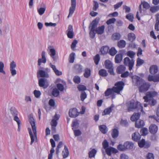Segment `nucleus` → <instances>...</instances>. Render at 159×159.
Returning <instances> with one entry per match:
<instances>
[{
    "label": "nucleus",
    "instance_id": "338daca9",
    "mask_svg": "<svg viewBox=\"0 0 159 159\" xmlns=\"http://www.w3.org/2000/svg\"><path fill=\"white\" fill-rule=\"evenodd\" d=\"M57 89L60 91H63L64 89V87L63 85L60 84H57Z\"/></svg>",
    "mask_w": 159,
    "mask_h": 159
},
{
    "label": "nucleus",
    "instance_id": "473e14b6",
    "mask_svg": "<svg viewBox=\"0 0 159 159\" xmlns=\"http://www.w3.org/2000/svg\"><path fill=\"white\" fill-rule=\"evenodd\" d=\"M99 129L100 131L103 134L106 133L107 131V128L106 126L104 125L99 126Z\"/></svg>",
    "mask_w": 159,
    "mask_h": 159
},
{
    "label": "nucleus",
    "instance_id": "423d86ee",
    "mask_svg": "<svg viewBox=\"0 0 159 159\" xmlns=\"http://www.w3.org/2000/svg\"><path fill=\"white\" fill-rule=\"evenodd\" d=\"M157 95V93L154 91H151L147 93L146 96L143 97L145 101L147 102H150L154 97Z\"/></svg>",
    "mask_w": 159,
    "mask_h": 159
},
{
    "label": "nucleus",
    "instance_id": "052dcab7",
    "mask_svg": "<svg viewBox=\"0 0 159 159\" xmlns=\"http://www.w3.org/2000/svg\"><path fill=\"white\" fill-rule=\"evenodd\" d=\"M146 159H154V156L153 153H148L146 156Z\"/></svg>",
    "mask_w": 159,
    "mask_h": 159
},
{
    "label": "nucleus",
    "instance_id": "603ef678",
    "mask_svg": "<svg viewBox=\"0 0 159 159\" xmlns=\"http://www.w3.org/2000/svg\"><path fill=\"white\" fill-rule=\"evenodd\" d=\"M118 149L120 151H124L126 149L125 146V143L123 145L121 144H120L117 147Z\"/></svg>",
    "mask_w": 159,
    "mask_h": 159
},
{
    "label": "nucleus",
    "instance_id": "680f3d73",
    "mask_svg": "<svg viewBox=\"0 0 159 159\" xmlns=\"http://www.w3.org/2000/svg\"><path fill=\"white\" fill-rule=\"evenodd\" d=\"M72 129L74 131V134L75 136H79L81 134V131L79 129L74 130V128H72Z\"/></svg>",
    "mask_w": 159,
    "mask_h": 159
},
{
    "label": "nucleus",
    "instance_id": "cd10ccee",
    "mask_svg": "<svg viewBox=\"0 0 159 159\" xmlns=\"http://www.w3.org/2000/svg\"><path fill=\"white\" fill-rule=\"evenodd\" d=\"M113 106L111 105L109 107L105 109L102 113V115L104 116L106 115L109 114L112 111Z\"/></svg>",
    "mask_w": 159,
    "mask_h": 159
},
{
    "label": "nucleus",
    "instance_id": "5fc2aeb1",
    "mask_svg": "<svg viewBox=\"0 0 159 159\" xmlns=\"http://www.w3.org/2000/svg\"><path fill=\"white\" fill-rule=\"evenodd\" d=\"M73 81L76 84H79L80 82V77L76 76L73 78Z\"/></svg>",
    "mask_w": 159,
    "mask_h": 159
},
{
    "label": "nucleus",
    "instance_id": "ddd939ff",
    "mask_svg": "<svg viewBox=\"0 0 159 159\" xmlns=\"http://www.w3.org/2000/svg\"><path fill=\"white\" fill-rule=\"evenodd\" d=\"M16 67V63L14 61L10 63V70L12 76H14L16 74V71L15 69Z\"/></svg>",
    "mask_w": 159,
    "mask_h": 159
},
{
    "label": "nucleus",
    "instance_id": "7ed1b4c3",
    "mask_svg": "<svg viewBox=\"0 0 159 159\" xmlns=\"http://www.w3.org/2000/svg\"><path fill=\"white\" fill-rule=\"evenodd\" d=\"M29 122L31 126L33 132V134L30 128H28L31 140L30 144L32 145L34 142H36L37 141V128L36 126L35 120L31 115H30L29 117Z\"/></svg>",
    "mask_w": 159,
    "mask_h": 159
},
{
    "label": "nucleus",
    "instance_id": "2f4dec72",
    "mask_svg": "<svg viewBox=\"0 0 159 159\" xmlns=\"http://www.w3.org/2000/svg\"><path fill=\"white\" fill-rule=\"evenodd\" d=\"M128 40L133 42L135 39L136 37L135 34L133 33H129L128 35Z\"/></svg>",
    "mask_w": 159,
    "mask_h": 159
},
{
    "label": "nucleus",
    "instance_id": "79ce46f5",
    "mask_svg": "<svg viewBox=\"0 0 159 159\" xmlns=\"http://www.w3.org/2000/svg\"><path fill=\"white\" fill-rule=\"evenodd\" d=\"M4 63L2 61H0V73H2L4 75L6 74V72L4 70Z\"/></svg>",
    "mask_w": 159,
    "mask_h": 159
},
{
    "label": "nucleus",
    "instance_id": "a211bd4d",
    "mask_svg": "<svg viewBox=\"0 0 159 159\" xmlns=\"http://www.w3.org/2000/svg\"><path fill=\"white\" fill-rule=\"evenodd\" d=\"M141 138V135L138 132H135L132 135V139L135 141H138Z\"/></svg>",
    "mask_w": 159,
    "mask_h": 159
},
{
    "label": "nucleus",
    "instance_id": "a19ab883",
    "mask_svg": "<svg viewBox=\"0 0 159 159\" xmlns=\"http://www.w3.org/2000/svg\"><path fill=\"white\" fill-rule=\"evenodd\" d=\"M63 145V143L62 142H60L57 147L56 149V154L58 155L59 153L60 152L59 149L61 148Z\"/></svg>",
    "mask_w": 159,
    "mask_h": 159
},
{
    "label": "nucleus",
    "instance_id": "f3484780",
    "mask_svg": "<svg viewBox=\"0 0 159 159\" xmlns=\"http://www.w3.org/2000/svg\"><path fill=\"white\" fill-rule=\"evenodd\" d=\"M139 112L137 113H134L133 114L130 118V119L131 121L135 122L137 121V120H138L139 118L141 112ZM141 112L143 113L144 111H143V112Z\"/></svg>",
    "mask_w": 159,
    "mask_h": 159
},
{
    "label": "nucleus",
    "instance_id": "49530a36",
    "mask_svg": "<svg viewBox=\"0 0 159 159\" xmlns=\"http://www.w3.org/2000/svg\"><path fill=\"white\" fill-rule=\"evenodd\" d=\"M136 62V66H139L144 63V61L143 60L138 58L137 59Z\"/></svg>",
    "mask_w": 159,
    "mask_h": 159
},
{
    "label": "nucleus",
    "instance_id": "c756f323",
    "mask_svg": "<svg viewBox=\"0 0 159 159\" xmlns=\"http://www.w3.org/2000/svg\"><path fill=\"white\" fill-rule=\"evenodd\" d=\"M125 146L126 149H131L133 148L134 144L131 142L127 141L125 143Z\"/></svg>",
    "mask_w": 159,
    "mask_h": 159
},
{
    "label": "nucleus",
    "instance_id": "5701e85b",
    "mask_svg": "<svg viewBox=\"0 0 159 159\" xmlns=\"http://www.w3.org/2000/svg\"><path fill=\"white\" fill-rule=\"evenodd\" d=\"M104 29L105 26L103 25H102L97 28L96 29L95 31L98 34H102L104 33Z\"/></svg>",
    "mask_w": 159,
    "mask_h": 159
},
{
    "label": "nucleus",
    "instance_id": "4c0bfd02",
    "mask_svg": "<svg viewBox=\"0 0 159 159\" xmlns=\"http://www.w3.org/2000/svg\"><path fill=\"white\" fill-rule=\"evenodd\" d=\"M59 91L57 88H55L53 89L52 92V94L53 96L57 97L59 95Z\"/></svg>",
    "mask_w": 159,
    "mask_h": 159
},
{
    "label": "nucleus",
    "instance_id": "ea45409f",
    "mask_svg": "<svg viewBox=\"0 0 159 159\" xmlns=\"http://www.w3.org/2000/svg\"><path fill=\"white\" fill-rule=\"evenodd\" d=\"M109 52L111 55L114 56L116 53L117 51L115 48L112 47L109 50Z\"/></svg>",
    "mask_w": 159,
    "mask_h": 159
},
{
    "label": "nucleus",
    "instance_id": "bf43d9fd",
    "mask_svg": "<svg viewBox=\"0 0 159 159\" xmlns=\"http://www.w3.org/2000/svg\"><path fill=\"white\" fill-rule=\"evenodd\" d=\"M145 144V141L144 139H142L140 141L138 142V145L141 148L143 147Z\"/></svg>",
    "mask_w": 159,
    "mask_h": 159
},
{
    "label": "nucleus",
    "instance_id": "1a4fd4ad",
    "mask_svg": "<svg viewBox=\"0 0 159 159\" xmlns=\"http://www.w3.org/2000/svg\"><path fill=\"white\" fill-rule=\"evenodd\" d=\"M71 6L69 9V13L67 17L68 18L71 16L74 13L76 6V0H71Z\"/></svg>",
    "mask_w": 159,
    "mask_h": 159
},
{
    "label": "nucleus",
    "instance_id": "3c124183",
    "mask_svg": "<svg viewBox=\"0 0 159 159\" xmlns=\"http://www.w3.org/2000/svg\"><path fill=\"white\" fill-rule=\"evenodd\" d=\"M35 97L37 98H39L41 95V93L39 91L35 90L34 92Z\"/></svg>",
    "mask_w": 159,
    "mask_h": 159
},
{
    "label": "nucleus",
    "instance_id": "7c9ffc66",
    "mask_svg": "<svg viewBox=\"0 0 159 159\" xmlns=\"http://www.w3.org/2000/svg\"><path fill=\"white\" fill-rule=\"evenodd\" d=\"M125 70V67L123 65H120L119 66L117 69V72L118 74H121Z\"/></svg>",
    "mask_w": 159,
    "mask_h": 159
},
{
    "label": "nucleus",
    "instance_id": "a18cd8bd",
    "mask_svg": "<svg viewBox=\"0 0 159 159\" xmlns=\"http://www.w3.org/2000/svg\"><path fill=\"white\" fill-rule=\"evenodd\" d=\"M121 37L120 34L118 33L113 34L112 35V38L114 40H119Z\"/></svg>",
    "mask_w": 159,
    "mask_h": 159
},
{
    "label": "nucleus",
    "instance_id": "4468645a",
    "mask_svg": "<svg viewBox=\"0 0 159 159\" xmlns=\"http://www.w3.org/2000/svg\"><path fill=\"white\" fill-rule=\"evenodd\" d=\"M66 34L68 38L71 39L73 38L74 32L73 26L71 25H69L68 29L66 31Z\"/></svg>",
    "mask_w": 159,
    "mask_h": 159
},
{
    "label": "nucleus",
    "instance_id": "9d476101",
    "mask_svg": "<svg viewBox=\"0 0 159 159\" xmlns=\"http://www.w3.org/2000/svg\"><path fill=\"white\" fill-rule=\"evenodd\" d=\"M39 84L40 87H43L44 89L47 88L49 85L47 80L43 78L39 79Z\"/></svg>",
    "mask_w": 159,
    "mask_h": 159
},
{
    "label": "nucleus",
    "instance_id": "aec40b11",
    "mask_svg": "<svg viewBox=\"0 0 159 159\" xmlns=\"http://www.w3.org/2000/svg\"><path fill=\"white\" fill-rule=\"evenodd\" d=\"M62 154L64 158H67L69 156V151L66 145H65L64 146V148L62 151Z\"/></svg>",
    "mask_w": 159,
    "mask_h": 159
},
{
    "label": "nucleus",
    "instance_id": "c03bdc74",
    "mask_svg": "<svg viewBox=\"0 0 159 159\" xmlns=\"http://www.w3.org/2000/svg\"><path fill=\"white\" fill-rule=\"evenodd\" d=\"M93 60L95 64L97 65L98 64L100 60V57L99 55L97 54L93 58Z\"/></svg>",
    "mask_w": 159,
    "mask_h": 159
},
{
    "label": "nucleus",
    "instance_id": "f704fd0d",
    "mask_svg": "<svg viewBox=\"0 0 159 159\" xmlns=\"http://www.w3.org/2000/svg\"><path fill=\"white\" fill-rule=\"evenodd\" d=\"M91 75V70L88 68H86L85 70L84 73V76L86 78H89Z\"/></svg>",
    "mask_w": 159,
    "mask_h": 159
},
{
    "label": "nucleus",
    "instance_id": "8fccbe9b",
    "mask_svg": "<svg viewBox=\"0 0 159 159\" xmlns=\"http://www.w3.org/2000/svg\"><path fill=\"white\" fill-rule=\"evenodd\" d=\"M11 113L13 117L17 116V111L14 108H11L10 109Z\"/></svg>",
    "mask_w": 159,
    "mask_h": 159
},
{
    "label": "nucleus",
    "instance_id": "412c9836",
    "mask_svg": "<svg viewBox=\"0 0 159 159\" xmlns=\"http://www.w3.org/2000/svg\"><path fill=\"white\" fill-rule=\"evenodd\" d=\"M144 121L142 120H137L135 122V127L138 128H140L144 125Z\"/></svg>",
    "mask_w": 159,
    "mask_h": 159
},
{
    "label": "nucleus",
    "instance_id": "13d9d810",
    "mask_svg": "<svg viewBox=\"0 0 159 159\" xmlns=\"http://www.w3.org/2000/svg\"><path fill=\"white\" fill-rule=\"evenodd\" d=\"M87 95L85 92L83 91L82 92L80 98L82 101H84V100L86 98Z\"/></svg>",
    "mask_w": 159,
    "mask_h": 159
},
{
    "label": "nucleus",
    "instance_id": "0e129e2a",
    "mask_svg": "<svg viewBox=\"0 0 159 159\" xmlns=\"http://www.w3.org/2000/svg\"><path fill=\"white\" fill-rule=\"evenodd\" d=\"M116 19L115 18H112L109 19L107 21L106 23L107 25H109L111 24H113L116 21Z\"/></svg>",
    "mask_w": 159,
    "mask_h": 159
},
{
    "label": "nucleus",
    "instance_id": "b1692460",
    "mask_svg": "<svg viewBox=\"0 0 159 159\" xmlns=\"http://www.w3.org/2000/svg\"><path fill=\"white\" fill-rule=\"evenodd\" d=\"M158 68L156 65H152L150 66L149 69L150 72L152 74H154L157 72Z\"/></svg>",
    "mask_w": 159,
    "mask_h": 159
},
{
    "label": "nucleus",
    "instance_id": "0eeeda50",
    "mask_svg": "<svg viewBox=\"0 0 159 159\" xmlns=\"http://www.w3.org/2000/svg\"><path fill=\"white\" fill-rule=\"evenodd\" d=\"M50 71V70L48 68H44V70H39L38 72V76L41 77L48 78L49 77L48 73Z\"/></svg>",
    "mask_w": 159,
    "mask_h": 159
},
{
    "label": "nucleus",
    "instance_id": "e2e57ef3",
    "mask_svg": "<svg viewBox=\"0 0 159 159\" xmlns=\"http://www.w3.org/2000/svg\"><path fill=\"white\" fill-rule=\"evenodd\" d=\"M126 18L129 21H132L134 18L133 15L131 13H129L126 16Z\"/></svg>",
    "mask_w": 159,
    "mask_h": 159
},
{
    "label": "nucleus",
    "instance_id": "2eb2a0df",
    "mask_svg": "<svg viewBox=\"0 0 159 159\" xmlns=\"http://www.w3.org/2000/svg\"><path fill=\"white\" fill-rule=\"evenodd\" d=\"M69 115L71 117L75 118L78 116L79 112L76 108H73L69 110Z\"/></svg>",
    "mask_w": 159,
    "mask_h": 159
},
{
    "label": "nucleus",
    "instance_id": "09e8293b",
    "mask_svg": "<svg viewBox=\"0 0 159 159\" xmlns=\"http://www.w3.org/2000/svg\"><path fill=\"white\" fill-rule=\"evenodd\" d=\"M127 55L130 57L131 58L133 59L135 54V53L133 51H129L127 53Z\"/></svg>",
    "mask_w": 159,
    "mask_h": 159
},
{
    "label": "nucleus",
    "instance_id": "37998d69",
    "mask_svg": "<svg viewBox=\"0 0 159 159\" xmlns=\"http://www.w3.org/2000/svg\"><path fill=\"white\" fill-rule=\"evenodd\" d=\"M150 10L152 13H155L159 10V6L151 7Z\"/></svg>",
    "mask_w": 159,
    "mask_h": 159
},
{
    "label": "nucleus",
    "instance_id": "e433bc0d",
    "mask_svg": "<svg viewBox=\"0 0 159 159\" xmlns=\"http://www.w3.org/2000/svg\"><path fill=\"white\" fill-rule=\"evenodd\" d=\"M126 45L125 41L124 40H120L118 43V46L120 48H124Z\"/></svg>",
    "mask_w": 159,
    "mask_h": 159
},
{
    "label": "nucleus",
    "instance_id": "6e6d98bb",
    "mask_svg": "<svg viewBox=\"0 0 159 159\" xmlns=\"http://www.w3.org/2000/svg\"><path fill=\"white\" fill-rule=\"evenodd\" d=\"M49 105L53 108H55V101L52 99L49 100L48 102Z\"/></svg>",
    "mask_w": 159,
    "mask_h": 159
},
{
    "label": "nucleus",
    "instance_id": "dca6fc26",
    "mask_svg": "<svg viewBox=\"0 0 159 159\" xmlns=\"http://www.w3.org/2000/svg\"><path fill=\"white\" fill-rule=\"evenodd\" d=\"M149 130L151 133L155 134H156L157 131L158 127L155 124H151L149 126Z\"/></svg>",
    "mask_w": 159,
    "mask_h": 159
},
{
    "label": "nucleus",
    "instance_id": "a878e982",
    "mask_svg": "<svg viewBox=\"0 0 159 159\" xmlns=\"http://www.w3.org/2000/svg\"><path fill=\"white\" fill-rule=\"evenodd\" d=\"M122 59V55L121 53L117 54L115 57V61L116 63H120Z\"/></svg>",
    "mask_w": 159,
    "mask_h": 159
},
{
    "label": "nucleus",
    "instance_id": "864d4df0",
    "mask_svg": "<svg viewBox=\"0 0 159 159\" xmlns=\"http://www.w3.org/2000/svg\"><path fill=\"white\" fill-rule=\"evenodd\" d=\"M77 88L80 91H84L86 89V87L83 85H79Z\"/></svg>",
    "mask_w": 159,
    "mask_h": 159
},
{
    "label": "nucleus",
    "instance_id": "c9c22d12",
    "mask_svg": "<svg viewBox=\"0 0 159 159\" xmlns=\"http://www.w3.org/2000/svg\"><path fill=\"white\" fill-rule=\"evenodd\" d=\"M75 54L74 52H72L70 54L69 57V62L70 63H73L74 62Z\"/></svg>",
    "mask_w": 159,
    "mask_h": 159
},
{
    "label": "nucleus",
    "instance_id": "20e7f679",
    "mask_svg": "<svg viewBox=\"0 0 159 159\" xmlns=\"http://www.w3.org/2000/svg\"><path fill=\"white\" fill-rule=\"evenodd\" d=\"M128 111L129 112L133 111V110L137 109L139 111L143 112V107L140 102H135L134 100L128 102L126 104Z\"/></svg>",
    "mask_w": 159,
    "mask_h": 159
},
{
    "label": "nucleus",
    "instance_id": "f257e3e1",
    "mask_svg": "<svg viewBox=\"0 0 159 159\" xmlns=\"http://www.w3.org/2000/svg\"><path fill=\"white\" fill-rule=\"evenodd\" d=\"M125 85V83L122 81L118 82L115 84V86L112 89H107L104 93L105 96L107 97L110 95L112 99L116 98L115 93L119 94L121 91L122 90Z\"/></svg>",
    "mask_w": 159,
    "mask_h": 159
},
{
    "label": "nucleus",
    "instance_id": "bb28decb",
    "mask_svg": "<svg viewBox=\"0 0 159 159\" xmlns=\"http://www.w3.org/2000/svg\"><path fill=\"white\" fill-rule=\"evenodd\" d=\"M98 23V22L96 20H93L90 26H89V28H90L91 26V30L95 31Z\"/></svg>",
    "mask_w": 159,
    "mask_h": 159
},
{
    "label": "nucleus",
    "instance_id": "f03ea898",
    "mask_svg": "<svg viewBox=\"0 0 159 159\" xmlns=\"http://www.w3.org/2000/svg\"><path fill=\"white\" fill-rule=\"evenodd\" d=\"M133 84L138 86L140 92H143L147 91L149 89L150 84L141 78L137 75H134L131 77Z\"/></svg>",
    "mask_w": 159,
    "mask_h": 159
},
{
    "label": "nucleus",
    "instance_id": "4d7b16f0",
    "mask_svg": "<svg viewBox=\"0 0 159 159\" xmlns=\"http://www.w3.org/2000/svg\"><path fill=\"white\" fill-rule=\"evenodd\" d=\"M45 8L44 7H40L38 10V12L40 15H42L45 11Z\"/></svg>",
    "mask_w": 159,
    "mask_h": 159
},
{
    "label": "nucleus",
    "instance_id": "6e6552de",
    "mask_svg": "<svg viewBox=\"0 0 159 159\" xmlns=\"http://www.w3.org/2000/svg\"><path fill=\"white\" fill-rule=\"evenodd\" d=\"M134 63V61L133 59L130 60L128 57H126L124 59V63L125 65L129 67V70H132Z\"/></svg>",
    "mask_w": 159,
    "mask_h": 159
},
{
    "label": "nucleus",
    "instance_id": "de8ad7c7",
    "mask_svg": "<svg viewBox=\"0 0 159 159\" xmlns=\"http://www.w3.org/2000/svg\"><path fill=\"white\" fill-rule=\"evenodd\" d=\"M140 133L142 135L145 136L148 133V129L145 128H144L140 130Z\"/></svg>",
    "mask_w": 159,
    "mask_h": 159
},
{
    "label": "nucleus",
    "instance_id": "393cba45",
    "mask_svg": "<svg viewBox=\"0 0 159 159\" xmlns=\"http://www.w3.org/2000/svg\"><path fill=\"white\" fill-rule=\"evenodd\" d=\"M109 48L107 46H102L100 50L101 53L103 55L107 54L108 52Z\"/></svg>",
    "mask_w": 159,
    "mask_h": 159
},
{
    "label": "nucleus",
    "instance_id": "4be33fe9",
    "mask_svg": "<svg viewBox=\"0 0 159 159\" xmlns=\"http://www.w3.org/2000/svg\"><path fill=\"white\" fill-rule=\"evenodd\" d=\"M49 64L50 67L52 69L54 72L57 75H60L62 74V72L57 70L55 65H53L51 63Z\"/></svg>",
    "mask_w": 159,
    "mask_h": 159
},
{
    "label": "nucleus",
    "instance_id": "6ab92c4d",
    "mask_svg": "<svg viewBox=\"0 0 159 159\" xmlns=\"http://www.w3.org/2000/svg\"><path fill=\"white\" fill-rule=\"evenodd\" d=\"M48 48L49 49V54L51 57H52L54 61H55L56 57L55 55H56V51L53 48H52L51 47H49Z\"/></svg>",
    "mask_w": 159,
    "mask_h": 159
},
{
    "label": "nucleus",
    "instance_id": "774afa93",
    "mask_svg": "<svg viewBox=\"0 0 159 159\" xmlns=\"http://www.w3.org/2000/svg\"><path fill=\"white\" fill-rule=\"evenodd\" d=\"M79 123L77 120H75L73 121L72 123V126L75 128L78 127Z\"/></svg>",
    "mask_w": 159,
    "mask_h": 159
},
{
    "label": "nucleus",
    "instance_id": "c85d7f7f",
    "mask_svg": "<svg viewBox=\"0 0 159 159\" xmlns=\"http://www.w3.org/2000/svg\"><path fill=\"white\" fill-rule=\"evenodd\" d=\"M97 151L94 148H93L89 152V158H94Z\"/></svg>",
    "mask_w": 159,
    "mask_h": 159
},
{
    "label": "nucleus",
    "instance_id": "f8f14e48",
    "mask_svg": "<svg viewBox=\"0 0 159 159\" xmlns=\"http://www.w3.org/2000/svg\"><path fill=\"white\" fill-rule=\"evenodd\" d=\"M41 58H39L38 60V65L40 66L42 63L45 64L46 62L47 59L46 57V52L43 51L41 54Z\"/></svg>",
    "mask_w": 159,
    "mask_h": 159
},
{
    "label": "nucleus",
    "instance_id": "72a5a7b5",
    "mask_svg": "<svg viewBox=\"0 0 159 159\" xmlns=\"http://www.w3.org/2000/svg\"><path fill=\"white\" fill-rule=\"evenodd\" d=\"M98 73L100 75L103 77L107 76L108 75L107 71L104 69H102L99 70Z\"/></svg>",
    "mask_w": 159,
    "mask_h": 159
},
{
    "label": "nucleus",
    "instance_id": "58836bf2",
    "mask_svg": "<svg viewBox=\"0 0 159 159\" xmlns=\"http://www.w3.org/2000/svg\"><path fill=\"white\" fill-rule=\"evenodd\" d=\"M119 134V131L117 129H114L112 132L111 135L113 138H114L117 137Z\"/></svg>",
    "mask_w": 159,
    "mask_h": 159
},
{
    "label": "nucleus",
    "instance_id": "39448f33",
    "mask_svg": "<svg viewBox=\"0 0 159 159\" xmlns=\"http://www.w3.org/2000/svg\"><path fill=\"white\" fill-rule=\"evenodd\" d=\"M102 146L103 148L105 149L106 152L107 154L110 156L111 155V152L116 153L118 152V150L114 148L110 147H108V143L106 140H105L102 142Z\"/></svg>",
    "mask_w": 159,
    "mask_h": 159
},
{
    "label": "nucleus",
    "instance_id": "9b49d317",
    "mask_svg": "<svg viewBox=\"0 0 159 159\" xmlns=\"http://www.w3.org/2000/svg\"><path fill=\"white\" fill-rule=\"evenodd\" d=\"M106 68L109 69V72L111 74L113 73V65L112 62L109 60H106L104 62Z\"/></svg>",
    "mask_w": 159,
    "mask_h": 159
},
{
    "label": "nucleus",
    "instance_id": "69168bd1",
    "mask_svg": "<svg viewBox=\"0 0 159 159\" xmlns=\"http://www.w3.org/2000/svg\"><path fill=\"white\" fill-rule=\"evenodd\" d=\"M93 9L94 11H96L98 7V4L97 2L94 1L93 2Z\"/></svg>",
    "mask_w": 159,
    "mask_h": 159
}]
</instances>
